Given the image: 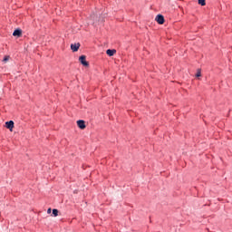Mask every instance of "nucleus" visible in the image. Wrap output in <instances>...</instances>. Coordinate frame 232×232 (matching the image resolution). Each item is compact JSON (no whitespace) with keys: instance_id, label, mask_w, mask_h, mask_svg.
Segmentation results:
<instances>
[{"instance_id":"nucleus-1","label":"nucleus","mask_w":232,"mask_h":232,"mask_svg":"<svg viewBox=\"0 0 232 232\" xmlns=\"http://www.w3.org/2000/svg\"><path fill=\"white\" fill-rule=\"evenodd\" d=\"M78 128L80 130H85L86 129V121L84 120H79L76 121Z\"/></svg>"},{"instance_id":"nucleus-2","label":"nucleus","mask_w":232,"mask_h":232,"mask_svg":"<svg viewBox=\"0 0 232 232\" xmlns=\"http://www.w3.org/2000/svg\"><path fill=\"white\" fill-rule=\"evenodd\" d=\"M79 61L83 66H90V63L86 61V56H80Z\"/></svg>"},{"instance_id":"nucleus-3","label":"nucleus","mask_w":232,"mask_h":232,"mask_svg":"<svg viewBox=\"0 0 232 232\" xmlns=\"http://www.w3.org/2000/svg\"><path fill=\"white\" fill-rule=\"evenodd\" d=\"M155 20L157 21V23L159 24H164V15H162V14H158L157 16H156V18H155Z\"/></svg>"},{"instance_id":"nucleus-4","label":"nucleus","mask_w":232,"mask_h":232,"mask_svg":"<svg viewBox=\"0 0 232 232\" xmlns=\"http://www.w3.org/2000/svg\"><path fill=\"white\" fill-rule=\"evenodd\" d=\"M80 47H81V44H71V50L72 52H78Z\"/></svg>"},{"instance_id":"nucleus-5","label":"nucleus","mask_w":232,"mask_h":232,"mask_svg":"<svg viewBox=\"0 0 232 232\" xmlns=\"http://www.w3.org/2000/svg\"><path fill=\"white\" fill-rule=\"evenodd\" d=\"M5 127L7 128V130H10V131H12V130H14V121H6Z\"/></svg>"},{"instance_id":"nucleus-6","label":"nucleus","mask_w":232,"mask_h":232,"mask_svg":"<svg viewBox=\"0 0 232 232\" xmlns=\"http://www.w3.org/2000/svg\"><path fill=\"white\" fill-rule=\"evenodd\" d=\"M14 37H21L23 31L21 29H15L13 33Z\"/></svg>"},{"instance_id":"nucleus-7","label":"nucleus","mask_w":232,"mask_h":232,"mask_svg":"<svg viewBox=\"0 0 232 232\" xmlns=\"http://www.w3.org/2000/svg\"><path fill=\"white\" fill-rule=\"evenodd\" d=\"M106 53H107V55H109V57H113V55H115V53H117V50H115V49H108L107 51H106Z\"/></svg>"},{"instance_id":"nucleus-8","label":"nucleus","mask_w":232,"mask_h":232,"mask_svg":"<svg viewBox=\"0 0 232 232\" xmlns=\"http://www.w3.org/2000/svg\"><path fill=\"white\" fill-rule=\"evenodd\" d=\"M53 217H58L59 216V210L57 208L53 209Z\"/></svg>"},{"instance_id":"nucleus-9","label":"nucleus","mask_w":232,"mask_h":232,"mask_svg":"<svg viewBox=\"0 0 232 232\" xmlns=\"http://www.w3.org/2000/svg\"><path fill=\"white\" fill-rule=\"evenodd\" d=\"M198 5H201V6H206V0H198Z\"/></svg>"},{"instance_id":"nucleus-10","label":"nucleus","mask_w":232,"mask_h":232,"mask_svg":"<svg viewBox=\"0 0 232 232\" xmlns=\"http://www.w3.org/2000/svg\"><path fill=\"white\" fill-rule=\"evenodd\" d=\"M201 75H202V73H201V72H200V69H198L196 77H200Z\"/></svg>"},{"instance_id":"nucleus-11","label":"nucleus","mask_w":232,"mask_h":232,"mask_svg":"<svg viewBox=\"0 0 232 232\" xmlns=\"http://www.w3.org/2000/svg\"><path fill=\"white\" fill-rule=\"evenodd\" d=\"M9 59H10V56H5V58H4V63H6L7 61H9Z\"/></svg>"},{"instance_id":"nucleus-12","label":"nucleus","mask_w":232,"mask_h":232,"mask_svg":"<svg viewBox=\"0 0 232 232\" xmlns=\"http://www.w3.org/2000/svg\"><path fill=\"white\" fill-rule=\"evenodd\" d=\"M47 213H48V215H50V213H52V208H48Z\"/></svg>"},{"instance_id":"nucleus-13","label":"nucleus","mask_w":232,"mask_h":232,"mask_svg":"<svg viewBox=\"0 0 232 232\" xmlns=\"http://www.w3.org/2000/svg\"><path fill=\"white\" fill-rule=\"evenodd\" d=\"M92 17V19H95V15H92V16H91Z\"/></svg>"}]
</instances>
